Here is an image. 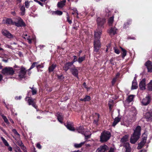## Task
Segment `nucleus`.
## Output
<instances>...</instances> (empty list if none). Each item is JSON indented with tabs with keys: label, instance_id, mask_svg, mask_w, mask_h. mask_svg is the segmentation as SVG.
<instances>
[{
	"label": "nucleus",
	"instance_id": "1",
	"mask_svg": "<svg viewBox=\"0 0 152 152\" xmlns=\"http://www.w3.org/2000/svg\"><path fill=\"white\" fill-rule=\"evenodd\" d=\"M65 125L68 129L70 131H75L76 130L78 132L84 134L85 137V139L87 140L90 137L91 133L89 132H87L88 134H87L86 133H84V129L83 126L77 127L75 129L73 127V123L70 122H67L66 124H65Z\"/></svg>",
	"mask_w": 152,
	"mask_h": 152
},
{
	"label": "nucleus",
	"instance_id": "2",
	"mask_svg": "<svg viewBox=\"0 0 152 152\" xmlns=\"http://www.w3.org/2000/svg\"><path fill=\"white\" fill-rule=\"evenodd\" d=\"M101 35V31H99L98 30L94 32L95 40L94 42V51L98 52L100 48V42L99 40Z\"/></svg>",
	"mask_w": 152,
	"mask_h": 152
},
{
	"label": "nucleus",
	"instance_id": "3",
	"mask_svg": "<svg viewBox=\"0 0 152 152\" xmlns=\"http://www.w3.org/2000/svg\"><path fill=\"white\" fill-rule=\"evenodd\" d=\"M141 129V127L138 126L134 130V133L130 139V142L132 143H135L139 138L140 134Z\"/></svg>",
	"mask_w": 152,
	"mask_h": 152
},
{
	"label": "nucleus",
	"instance_id": "4",
	"mask_svg": "<svg viewBox=\"0 0 152 152\" xmlns=\"http://www.w3.org/2000/svg\"><path fill=\"white\" fill-rule=\"evenodd\" d=\"M128 136L127 135H125L121 140V141L123 143V146L125 149V152H131V148L129 143L127 142L128 140Z\"/></svg>",
	"mask_w": 152,
	"mask_h": 152
},
{
	"label": "nucleus",
	"instance_id": "5",
	"mask_svg": "<svg viewBox=\"0 0 152 152\" xmlns=\"http://www.w3.org/2000/svg\"><path fill=\"white\" fill-rule=\"evenodd\" d=\"M111 136V134L110 132L104 131L101 134L100 139L101 142H106L109 139Z\"/></svg>",
	"mask_w": 152,
	"mask_h": 152
},
{
	"label": "nucleus",
	"instance_id": "6",
	"mask_svg": "<svg viewBox=\"0 0 152 152\" xmlns=\"http://www.w3.org/2000/svg\"><path fill=\"white\" fill-rule=\"evenodd\" d=\"M96 21L98 25V29L95 31L97 30L99 31L101 30L102 33V31L100 29L103 28L104 25L106 22L105 19L104 18L98 17Z\"/></svg>",
	"mask_w": 152,
	"mask_h": 152
},
{
	"label": "nucleus",
	"instance_id": "7",
	"mask_svg": "<svg viewBox=\"0 0 152 152\" xmlns=\"http://www.w3.org/2000/svg\"><path fill=\"white\" fill-rule=\"evenodd\" d=\"M108 147L106 145L101 146L96 150V152H114V149L111 148L108 150Z\"/></svg>",
	"mask_w": 152,
	"mask_h": 152
},
{
	"label": "nucleus",
	"instance_id": "8",
	"mask_svg": "<svg viewBox=\"0 0 152 152\" xmlns=\"http://www.w3.org/2000/svg\"><path fill=\"white\" fill-rule=\"evenodd\" d=\"M2 73L4 75H12L14 71L12 67H6L2 70Z\"/></svg>",
	"mask_w": 152,
	"mask_h": 152
},
{
	"label": "nucleus",
	"instance_id": "9",
	"mask_svg": "<svg viewBox=\"0 0 152 152\" xmlns=\"http://www.w3.org/2000/svg\"><path fill=\"white\" fill-rule=\"evenodd\" d=\"M142 138L141 142L138 145L137 147V149H140L144 145L145 143H146V141L147 137L144 133L142 135Z\"/></svg>",
	"mask_w": 152,
	"mask_h": 152
},
{
	"label": "nucleus",
	"instance_id": "10",
	"mask_svg": "<svg viewBox=\"0 0 152 152\" xmlns=\"http://www.w3.org/2000/svg\"><path fill=\"white\" fill-rule=\"evenodd\" d=\"M18 73V74L19 77L20 78H23L25 77V76L26 73V69L23 67H22L19 69L17 70Z\"/></svg>",
	"mask_w": 152,
	"mask_h": 152
},
{
	"label": "nucleus",
	"instance_id": "11",
	"mask_svg": "<svg viewBox=\"0 0 152 152\" xmlns=\"http://www.w3.org/2000/svg\"><path fill=\"white\" fill-rule=\"evenodd\" d=\"M22 37L25 39H27L29 44H31L32 41H34L35 40V37H33L32 38H31L30 36L26 33H24Z\"/></svg>",
	"mask_w": 152,
	"mask_h": 152
},
{
	"label": "nucleus",
	"instance_id": "12",
	"mask_svg": "<svg viewBox=\"0 0 152 152\" xmlns=\"http://www.w3.org/2000/svg\"><path fill=\"white\" fill-rule=\"evenodd\" d=\"M13 24L18 27L22 26L25 25L22 19L20 17L18 18L17 22H14Z\"/></svg>",
	"mask_w": 152,
	"mask_h": 152
},
{
	"label": "nucleus",
	"instance_id": "13",
	"mask_svg": "<svg viewBox=\"0 0 152 152\" xmlns=\"http://www.w3.org/2000/svg\"><path fill=\"white\" fill-rule=\"evenodd\" d=\"M151 100L149 96H147L142 100L141 102L143 105H147L150 103Z\"/></svg>",
	"mask_w": 152,
	"mask_h": 152
},
{
	"label": "nucleus",
	"instance_id": "14",
	"mask_svg": "<svg viewBox=\"0 0 152 152\" xmlns=\"http://www.w3.org/2000/svg\"><path fill=\"white\" fill-rule=\"evenodd\" d=\"M27 98H28V100L27 102L28 104L29 105H32L34 107H35V108H36V106H35V99H32L31 97H26L25 99L26 100V99Z\"/></svg>",
	"mask_w": 152,
	"mask_h": 152
},
{
	"label": "nucleus",
	"instance_id": "15",
	"mask_svg": "<svg viewBox=\"0 0 152 152\" xmlns=\"http://www.w3.org/2000/svg\"><path fill=\"white\" fill-rule=\"evenodd\" d=\"M132 114L130 115V118L129 121L130 122H133L136 120V116L137 114L136 110H134L133 112L131 113Z\"/></svg>",
	"mask_w": 152,
	"mask_h": 152
},
{
	"label": "nucleus",
	"instance_id": "16",
	"mask_svg": "<svg viewBox=\"0 0 152 152\" xmlns=\"http://www.w3.org/2000/svg\"><path fill=\"white\" fill-rule=\"evenodd\" d=\"M80 69L79 67H75L74 68L71 69V71L72 74L74 76L78 78V70Z\"/></svg>",
	"mask_w": 152,
	"mask_h": 152
},
{
	"label": "nucleus",
	"instance_id": "17",
	"mask_svg": "<svg viewBox=\"0 0 152 152\" xmlns=\"http://www.w3.org/2000/svg\"><path fill=\"white\" fill-rule=\"evenodd\" d=\"M140 89L141 90H144L145 89V80L143 79L140 82L139 85Z\"/></svg>",
	"mask_w": 152,
	"mask_h": 152
},
{
	"label": "nucleus",
	"instance_id": "18",
	"mask_svg": "<svg viewBox=\"0 0 152 152\" xmlns=\"http://www.w3.org/2000/svg\"><path fill=\"white\" fill-rule=\"evenodd\" d=\"M145 66L148 70V71L149 72H152V65L151 61H148L145 64Z\"/></svg>",
	"mask_w": 152,
	"mask_h": 152
},
{
	"label": "nucleus",
	"instance_id": "19",
	"mask_svg": "<svg viewBox=\"0 0 152 152\" xmlns=\"http://www.w3.org/2000/svg\"><path fill=\"white\" fill-rule=\"evenodd\" d=\"M117 29L115 27L111 28L108 30V33L111 35H113L116 34Z\"/></svg>",
	"mask_w": 152,
	"mask_h": 152
},
{
	"label": "nucleus",
	"instance_id": "20",
	"mask_svg": "<svg viewBox=\"0 0 152 152\" xmlns=\"http://www.w3.org/2000/svg\"><path fill=\"white\" fill-rule=\"evenodd\" d=\"M2 33L3 35L9 38L13 37L12 34L7 30H2Z\"/></svg>",
	"mask_w": 152,
	"mask_h": 152
},
{
	"label": "nucleus",
	"instance_id": "21",
	"mask_svg": "<svg viewBox=\"0 0 152 152\" xmlns=\"http://www.w3.org/2000/svg\"><path fill=\"white\" fill-rule=\"evenodd\" d=\"M138 87L137 84L136 79V77H134V79L132 82V89H136Z\"/></svg>",
	"mask_w": 152,
	"mask_h": 152
},
{
	"label": "nucleus",
	"instance_id": "22",
	"mask_svg": "<svg viewBox=\"0 0 152 152\" xmlns=\"http://www.w3.org/2000/svg\"><path fill=\"white\" fill-rule=\"evenodd\" d=\"M145 117L147 121H152V113H147L146 114Z\"/></svg>",
	"mask_w": 152,
	"mask_h": 152
},
{
	"label": "nucleus",
	"instance_id": "23",
	"mask_svg": "<svg viewBox=\"0 0 152 152\" xmlns=\"http://www.w3.org/2000/svg\"><path fill=\"white\" fill-rule=\"evenodd\" d=\"M72 65V64L70 62L66 63L63 67L64 70L65 71H66Z\"/></svg>",
	"mask_w": 152,
	"mask_h": 152
},
{
	"label": "nucleus",
	"instance_id": "24",
	"mask_svg": "<svg viewBox=\"0 0 152 152\" xmlns=\"http://www.w3.org/2000/svg\"><path fill=\"white\" fill-rule=\"evenodd\" d=\"M14 22L12 21V20L10 19H3V22L4 23H6L8 24H13Z\"/></svg>",
	"mask_w": 152,
	"mask_h": 152
},
{
	"label": "nucleus",
	"instance_id": "25",
	"mask_svg": "<svg viewBox=\"0 0 152 152\" xmlns=\"http://www.w3.org/2000/svg\"><path fill=\"white\" fill-rule=\"evenodd\" d=\"M66 2V0H63L58 2L57 4L58 7L60 8H62L65 5Z\"/></svg>",
	"mask_w": 152,
	"mask_h": 152
},
{
	"label": "nucleus",
	"instance_id": "26",
	"mask_svg": "<svg viewBox=\"0 0 152 152\" xmlns=\"http://www.w3.org/2000/svg\"><path fill=\"white\" fill-rule=\"evenodd\" d=\"M57 117L58 121L61 123H62L63 116L62 114L60 113H57Z\"/></svg>",
	"mask_w": 152,
	"mask_h": 152
},
{
	"label": "nucleus",
	"instance_id": "27",
	"mask_svg": "<svg viewBox=\"0 0 152 152\" xmlns=\"http://www.w3.org/2000/svg\"><path fill=\"white\" fill-rule=\"evenodd\" d=\"M120 118L118 117L115 118V119L114 121L113 124V126H115L116 124L120 121Z\"/></svg>",
	"mask_w": 152,
	"mask_h": 152
},
{
	"label": "nucleus",
	"instance_id": "28",
	"mask_svg": "<svg viewBox=\"0 0 152 152\" xmlns=\"http://www.w3.org/2000/svg\"><path fill=\"white\" fill-rule=\"evenodd\" d=\"M114 17L112 16L110 17L108 20V23L110 26H111L114 21Z\"/></svg>",
	"mask_w": 152,
	"mask_h": 152
},
{
	"label": "nucleus",
	"instance_id": "29",
	"mask_svg": "<svg viewBox=\"0 0 152 152\" xmlns=\"http://www.w3.org/2000/svg\"><path fill=\"white\" fill-rule=\"evenodd\" d=\"M91 99V97L89 96L86 95L85 96V97L83 99H80V100L81 101L86 102L88 101Z\"/></svg>",
	"mask_w": 152,
	"mask_h": 152
},
{
	"label": "nucleus",
	"instance_id": "30",
	"mask_svg": "<svg viewBox=\"0 0 152 152\" xmlns=\"http://www.w3.org/2000/svg\"><path fill=\"white\" fill-rule=\"evenodd\" d=\"M134 96L132 95H130L127 98L126 102L127 103H129L132 102L134 98Z\"/></svg>",
	"mask_w": 152,
	"mask_h": 152
},
{
	"label": "nucleus",
	"instance_id": "31",
	"mask_svg": "<svg viewBox=\"0 0 152 152\" xmlns=\"http://www.w3.org/2000/svg\"><path fill=\"white\" fill-rule=\"evenodd\" d=\"M85 143V141L81 142L79 144L75 143L74 144V146L76 148H79L83 145Z\"/></svg>",
	"mask_w": 152,
	"mask_h": 152
},
{
	"label": "nucleus",
	"instance_id": "32",
	"mask_svg": "<svg viewBox=\"0 0 152 152\" xmlns=\"http://www.w3.org/2000/svg\"><path fill=\"white\" fill-rule=\"evenodd\" d=\"M56 65L55 64H53L49 67V72H52L53 71L55 68L56 67Z\"/></svg>",
	"mask_w": 152,
	"mask_h": 152
},
{
	"label": "nucleus",
	"instance_id": "33",
	"mask_svg": "<svg viewBox=\"0 0 152 152\" xmlns=\"http://www.w3.org/2000/svg\"><path fill=\"white\" fill-rule=\"evenodd\" d=\"M113 105V101L112 99H110L109 102L108 106L111 111Z\"/></svg>",
	"mask_w": 152,
	"mask_h": 152
},
{
	"label": "nucleus",
	"instance_id": "34",
	"mask_svg": "<svg viewBox=\"0 0 152 152\" xmlns=\"http://www.w3.org/2000/svg\"><path fill=\"white\" fill-rule=\"evenodd\" d=\"M1 138L5 145L6 146H9V143L3 137H1Z\"/></svg>",
	"mask_w": 152,
	"mask_h": 152
},
{
	"label": "nucleus",
	"instance_id": "35",
	"mask_svg": "<svg viewBox=\"0 0 152 152\" xmlns=\"http://www.w3.org/2000/svg\"><path fill=\"white\" fill-rule=\"evenodd\" d=\"M85 56L84 55L83 56H80L78 59V62L80 63H81L85 59Z\"/></svg>",
	"mask_w": 152,
	"mask_h": 152
},
{
	"label": "nucleus",
	"instance_id": "36",
	"mask_svg": "<svg viewBox=\"0 0 152 152\" xmlns=\"http://www.w3.org/2000/svg\"><path fill=\"white\" fill-rule=\"evenodd\" d=\"M20 10L21 11V15H24L25 14V7L24 5L21 6L20 7Z\"/></svg>",
	"mask_w": 152,
	"mask_h": 152
},
{
	"label": "nucleus",
	"instance_id": "37",
	"mask_svg": "<svg viewBox=\"0 0 152 152\" xmlns=\"http://www.w3.org/2000/svg\"><path fill=\"white\" fill-rule=\"evenodd\" d=\"M105 16L106 17H108L111 14V12L107 9H106L105 10Z\"/></svg>",
	"mask_w": 152,
	"mask_h": 152
},
{
	"label": "nucleus",
	"instance_id": "38",
	"mask_svg": "<svg viewBox=\"0 0 152 152\" xmlns=\"http://www.w3.org/2000/svg\"><path fill=\"white\" fill-rule=\"evenodd\" d=\"M120 48H121L122 51V57L123 58H124V57L126 56V51L125 49L121 47H120Z\"/></svg>",
	"mask_w": 152,
	"mask_h": 152
},
{
	"label": "nucleus",
	"instance_id": "39",
	"mask_svg": "<svg viewBox=\"0 0 152 152\" xmlns=\"http://www.w3.org/2000/svg\"><path fill=\"white\" fill-rule=\"evenodd\" d=\"M148 88L149 90L152 91V80L148 84Z\"/></svg>",
	"mask_w": 152,
	"mask_h": 152
},
{
	"label": "nucleus",
	"instance_id": "40",
	"mask_svg": "<svg viewBox=\"0 0 152 152\" xmlns=\"http://www.w3.org/2000/svg\"><path fill=\"white\" fill-rule=\"evenodd\" d=\"M29 88L32 90L31 92L33 95H34L36 94L37 90L36 88H34L33 87H29Z\"/></svg>",
	"mask_w": 152,
	"mask_h": 152
},
{
	"label": "nucleus",
	"instance_id": "41",
	"mask_svg": "<svg viewBox=\"0 0 152 152\" xmlns=\"http://www.w3.org/2000/svg\"><path fill=\"white\" fill-rule=\"evenodd\" d=\"M1 116L4 120V121L7 124H9L10 123L8 121V120L7 118L6 117L5 115H1Z\"/></svg>",
	"mask_w": 152,
	"mask_h": 152
},
{
	"label": "nucleus",
	"instance_id": "42",
	"mask_svg": "<svg viewBox=\"0 0 152 152\" xmlns=\"http://www.w3.org/2000/svg\"><path fill=\"white\" fill-rule=\"evenodd\" d=\"M62 12L61 11L57 10L53 12V14H55L58 15H61L62 14Z\"/></svg>",
	"mask_w": 152,
	"mask_h": 152
},
{
	"label": "nucleus",
	"instance_id": "43",
	"mask_svg": "<svg viewBox=\"0 0 152 152\" xmlns=\"http://www.w3.org/2000/svg\"><path fill=\"white\" fill-rule=\"evenodd\" d=\"M38 64V62H34L32 64L30 68L28 69V70H30L31 69L33 68L35 66Z\"/></svg>",
	"mask_w": 152,
	"mask_h": 152
},
{
	"label": "nucleus",
	"instance_id": "44",
	"mask_svg": "<svg viewBox=\"0 0 152 152\" xmlns=\"http://www.w3.org/2000/svg\"><path fill=\"white\" fill-rule=\"evenodd\" d=\"M129 23L127 22L124 23V28H127L128 27V26L131 23V22L132 21L131 20H129Z\"/></svg>",
	"mask_w": 152,
	"mask_h": 152
},
{
	"label": "nucleus",
	"instance_id": "45",
	"mask_svg": "<svg viewBox=\"0 0 152 152\" xmlns=\"http://www.w3.org/2000/svg\"><path fill=\"white\" fill-rule=\"evenodd\" d=\"M74 12H72V14L73 15H75L76 14H77V18H78V13L77 12V11L76 9L74 8L73 10Z\"/></svg>",
	"mask_w": 152,
	"mask_h": 152
},
{
	"label": "nucleus",
	"instance_id": "46",
	"mask_svg": "<svg viewBox=\"0 0 152 152\" xmlns=\"http://www.w3.org/2000/svg\"><path fill=\"white\" fill-rule=\"evenodd\" d=\"M12 132L14 133V134L18 136V137H19L20 136V135L17 132V131H16V129H13L12 130Z\"/></svg>",
	"mask_w": 152,
	"mask_h": 152
},
{
	"label": "nucleus",
	"instance_id": "47",
	"mask_svg": "<svg viewBox=\"0 0 152 152\" xmlns=\"http://www.w3.org/2000/svg\"><path fill=\"white\" fill-rule=\"evenodd\" d=\"M115 58H112L110 61L111 64L114 65L115 64Z\"/></svg>",
	"mask_w": 152,
	"mask_h": 152
},
{
	"label": "nucleus",
	"instance_id": "48",
	"mask_svg": "<svg viewBox=\"0 0 152 152\" xmlns=\"http://www.w3.org/2000/svg\"><path fill=\"white\" fill-rule=\"evenodd\" d=\"M73 58H74L73 61H72L70 62L72 64V65L75 62L77 61L78 60H77V57L76 56H73Z\"/></svg>",
	"mask_w": 152,
	"mask_h": 152
},
{
	"label": "nucleus",
	"instance_id": "49",
	"mask_svg": "<svg viewBox=\"0 0 152 152\" xmlns=\"http://www.w3.org/2000/svg\"><path fill=\"white\" fill-rule=\"evenodd\" d=\"M4 104L5 105L6 107L8 109H11L12 107V106L11 105H9V104L7 105L5 103V102L4 101L3 102Z\"/></svg>",
	"mask_w": 152,
	"mask_h": 152
},
{
	"label": "nucleus",
	"instance_id": "50",
	"mask_svg": "<svg viewBox=\"0 0 152 152\" xmlns=\"http://www.w3.org/2000/svg\"><path fill=\"white\" fill-rule=\"evenodd\" d=\"M115 52L117 54H119L120 53V51L116 47H114V48Z\"/></svg>",
	"mask_w": 152,
	"mask_h": 152
},
{
	"label": "nucleus",
	"instance_id": "51",
	"mask_svg": "<svg viewBox=\"0 0 152 152\" xmlns=\"http://www.w3.org/2000/svg\"><path fill=\"white\" fill-rule=\"evenodd\" d=\"M66 15L67 16V20L68 22V23H69V24H71L72 23V20H70L69 19V16L68 14V13H67Z\"/></svg>",
	"mask_w": 152,
	"mask_h": 152
},
{
	"label": "nucleus",
	"instance_id": "52",
	"mask_svg": "<svg viewBox=\"0 0 152 152\" xmlns=\"http://www.w3.org/2000/svg\"><path fill=\"white\" fill-rule=\"evenodd\" d=\"M15 151L16 152H22L20 148L18 146L15 147Z\"/></svg>",
	"mask_w": 152,
	"mask_h": 152
},
{
	"label": "nucleus",
	"instance_id": "53",
	"mask_svg": "<svg viewBox=\"0 0 152 152\" xmlns=\"http://www.w3.org/2000/svg\"><path fill=\"white\" fill-rule=\"evenodd\" d=\"M36 67L37 69H38V71H39L38 69L41 68H43V65L42 64H39L38 65H37Z\"/></svg>",
	"mask_w": 152,
	"mask_h": 152
},
{
	"label": "nucleus",
	"instance_id": "54",
	"mask_svg": "<svg viewBox=\"0 0 152 152\" xmlns=\"http://www.w3.org/2000/svg\"><path fill=\"white\" fill-rule=\"evenodd\" d=\"M25 6L27 8H28L29 6V2L28 1H26L25 2Z\"/></svg>",
	"mask_w": 152,
	"mask_h": 152
},
{
	"label": "nucleus",
	"instance_id": "55",
	"mask_svg": "<svg viewBox=\"0 0 152 152\" xmlns=\"http://www.w3.org/2000/svg\"><path fill=\"white\" fill-rule=\"evenodd\" d=\"M17 144L18 145L20 146H22L23 145L22 142L21 140H18L17 142Z\"/></svg>",
	"mask_w": 152,
	"mask_h": 152
},
{
	"label": "nucleus",
	"instance_id": "56",
	"mask_svg": "<svg viewBox=\"0 0 152 152\" xmlns=\"http://www.w3.org/2000/svg\"><path fill=\"white\" fill-rule=\"evenodd\" d=\"M58 77L61 80H63L64 78V77L62 75H58Z\"/></svg>",
	"mask_w": 152,
	"mask_h": 152
},
{
	"label": "nucleus",
	"instance_id": "57",
	"mask_svg": "<svg viewBox=\"0 0 152 152\" xmlns=\"http://www.w3.org/2000/svg\"><path fill=\"white\" fill-rule=\"evenodd\" d=\"M21 149L23 150L24 151H26V148L23 145L22 146H21Z\"/></svg>",
	"mask_w": 152,
	"mask_h": 152
},
{
	"label": "nucleus",
	"instance_id": "58",
	"mask_svg": "<svg viewBox=\"0 0 152 152\" xmlns=\"http://www.w3.org/2000/svg\"><path fill=\"white\" fill-rule=\"evenodd\" d=\"M83 86L85 88H86L87 90V91H88L89 89H90V88H87L86 86V83H83Z\"/></svg>",
	"mask_w": 152,
	"mask_h": 152
},
{
	"label": "nucleus",
	"instance_id": "59",
	"mask_svg": "<svg viewBox=\"0 0 152 152\" xmlns=\"http://www.w3.org/2000/svg\"><path fill=\"white\" fill-rule=\"evenodd\" d=\"M116 77L114 78L112 80V83L113 85L116 81Z\"/></svg>",
	"mask_w": 152,
	"mask_h": 152
},
{
	"label": "nucleus",
	"instance_id": "60",
	"mask_svg": "<svg viewBox=\"0 0 152 152\" xmlns=\"http://www.w3.org/2000/svg\"><path fill=\"white\" fill-rule=\"evenodd\" d=\"M37 147L39 149H40L41 148V146L40 144L39 143H37Z\"/></svg>",
	"mask_w": 152,
	"mask_h": 152
},
{
	"label": "nucleus",
	"instance_id": "61",
	"mask_svg": "<svg viewBox=\"0 0 152 152\" xmlns=\"http://www.w3.org/2000/svg\"><path fill=\"white\" fill-rule=\"evenodd\" d=\"M8 149L9 151H12V148L10 146H8Z\"/></svg>",
	"mask_w": 152,
	"mask_h": 152
},
{
	"label": "nucleus",
	"instance_id": "62",
	"mask_svg": "<svg viewBox=\"0 0 152 152\" xmlns=\"http://www.w3.org/2000/svg\"><path fill=\"white\" fill-rule=\"evenodd\" d=\"M21 96H19V97L16 96L15 97V98L16 99L18 100V99H20L21 98Z\"/></svg>",
	"mask_w": 152,
	"mask_h": 152
},
{
	"label": "nucleus",
	"instance_id": "63",
	"mask_svg": "<svg viewBox=\"0 0 152 152\" xmlns=\"http://www.w3.org/2000/svg\"><path fill=\"white\" fill-rule=\"evenodd\" d=\"M8 118L10 121H11V123H12V124H13L14 123L13 121L10 118L8 117Z\"/></svg>",
	"mask_w": 152,
	"mask_h": 152
},
{
	"label": "nucleus",
	"instance_id": "64",
	"mask_svg": "<svg viewBox=\"0 0 152 152\" xmlns=\"http://www.w3.org/2000/svg\"><path fill=\"white\" fill-rule=\"evenodd\" d=\"M2 61H3L5 63H7L8 62V60L7 59H3Z\"/></svg>",
	"mask_w": 152,
	"mask_h": 152
}]
</instances>
